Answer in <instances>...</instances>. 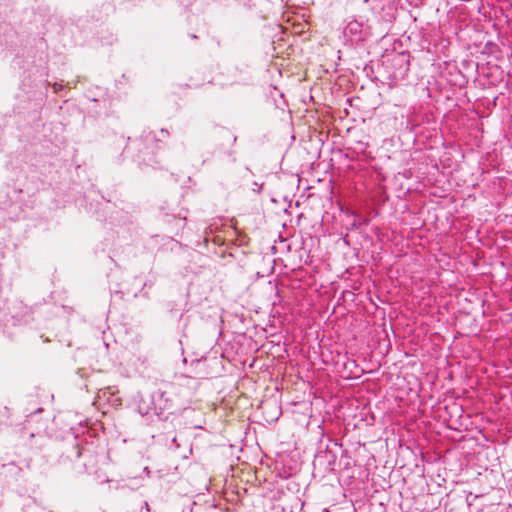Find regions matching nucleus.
I'll return each mask as SVG.
<instances>
[{"mask_svg":"<svg viewBox=\"0 0 512 512\" xmlns=\"http://www.w3.org/2000/svg\"><path fill=\"white\" fill-rule=\"evenodd\" d=\"M145 133V138L147 140H149V138H152L155 142H160L162 141L163 139H167L169 137V131L167 129H164L162 128L160 131H159V134L156 135L153 131H148L147 133L144 131Z\"/></svg>","mask_w":512,"mask_h":512,"instance_id":"3","label":"nucleus"},{"mask_svg":"<svg viewBox=\"0 0 512 512\" xmlns=\"http://www.w3.org/2000/svg\"><path fill=\"white\" fill-rule=\"evenodd\" d=\"M169 395V390L159 389L155 395V404L158 405L160 409L170 410L173 407V403Z\"/></svg>","mask_w":512,"mask_h":512,"instance_id":"2","label":"nucleus"},{"mask_svg":"<svg viewBox=\"0 0 512 512\" xmlns=\"http://www.w3.org/2000/svg\"><path fill=\"white\" fill-rule=\"evenodd\" d=\"M52 87H53L54 92L57 93L63 88V85L59 84V83H54Z\"/></svg>","mask_w":512,"mask_h":512,"instance_id":"5","label":"nucleus"},{"mask_svg":"<svg viewBox=\"0 0 512 512\" xmlns=\"http://www.w3.org/2000/svg\"><path fill=\"white\" fill-rule=\"evenodd\" d=\"M215 140L217 142H222V145L226 144L229 147H232L237 140V136L234 135L229 129L222 127L216 131Z\"/></svg>","mask_w":512,"mask_h":512,"instance_id":"1","label":"nucleus"},{"mask_svg":"<svg viewBox=\"0 0 512 512\" xmlns=\"http://www.w3.org/2000/svg\"><path fill=\"white\" fill-rule=\"evenodd\" d=\"M191 38L196 39V38H197V36H196L195 34H192V35H191Z\"/></svg>","mask_w":512,"mask_h":512,"instance_id":"6","label":"nucleus"},{"mask_svg":"<svg viewBox=\"0 0 512 512\" xmlns=\"http://www.w3.org/2000/svg\"><path fill=\"white\" fill-rule=\"evenodd\" d=\"M350 33L355 34L360 30V24L356 21L350 22L346 28Z\"/></svg>","mask_w":512,"mask_h":512,"instance_id":"4","label":"nucleus"}]
</instances>
